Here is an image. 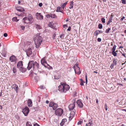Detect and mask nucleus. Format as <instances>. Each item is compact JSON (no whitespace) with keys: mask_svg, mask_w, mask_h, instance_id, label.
<instances>
[{"mask_svg":"<svg viewBox=\"0 0 126 126\" xmlns=\"http://www.w3.org/2000/svg\"><path fill=\"white\" fill-rule=\"evenodd\" d=\"M39 66L38 63L36 62H34L32 61H30L28 64L27 67V69L30 70L32 68L33 70L34 71H38Z\"/></svg>","mask_w":126,"mask_h":126,"instance_id":"1","label":"nucleus"},{"mask_svg":"<svg viewBox=\"0 0 126 126\" xmlns=\"http://www.w3.org/2000/svg\"><path fill=\"white\" fill-rule=\"evenodd\" d=\"M61 84L58 87L59 90L61 92L65 93L69 89L70 87L68 85L65 83H61Z\"/></svg>","mask_w":126,"mask_h":126,"instance_id":"2","label":"nucleus"},{"mask_svg":"<svg viewBox=\"0 0 126 126\" xmlns=\"http://www.w3.org/2000/svg\"><path fill=\"white\" fill-rule=\"evenodd\" d=\"M34 40L36 48H38L41 45L42 41V38L40 36L37 35L35 37Z\"/></svg>","mask_w":126,"mask_h":126,"instance_id":"3","label":"nucleus"},{"mask_svg":"<svg viewBox=\"0 0 126 126\" xmlns=\"http://www.w3.org/2000/svg\"><path fill=\"white\" fill-rule=\"evenodd\" d=\"M32 15L30 14L27 16L25 17L23 19V21L24 23H30L32 22Z\"/></svg>","mask_w":126,"mask_h":126,"instance_id":"4","label":"nucleus"},{"mask_svg":"<svg viewBox=\"0 0 126 126\" xmlns=\"http://www.w3.org/2000/svg\"><path fill=\"white\" fill-rule=\"evenodd\" d=\"M78 64L76 63L73 66V68L74 69L75 73L76 74H79L81 73L80 68L78 67Z\"/></svg>","mask_w":126,"mask_h":126,"instance_id":"5","label":"nucleus"},{"mask_svg":"<svg viewBox=\"0 0 126 126\" xmlns=\"http://www.w3.org/2000/svg\"><path fill=\"white\" fill-rule=\"evenodd\" d=\"M63 110L61 108H59L55 111V114L58 116H61L63 113Z\"/></svg>","mask_w":126,"mask_h":126,"instance_id":"6","label":"nucleus"},{"mask_svg":"<svg viewBox=\"0 0 126 126\" xmlns=\"http://www.w3.org/2000/svg\"><path fill=\"white\" fill-rule=\"evenodd\" d=\"M49 106L50 107H52L53 110H55L58 107V105L57 104L54 103L53 102H50L49 104Z\"/></svg>","mask_w":126,"mask_h":126,"instance_id":"7","label":"nucleus"},{"mask_svg":"<svg viewBox=\"0 0 126 126\" xmlns=\"http://www.w3.org/2000/svg\"><path fill=\"white\" fill-rule=\"evenodd\" d=\"M29 111V109L27 107H25L23 109L22 112L25 116H27Z\"/></svg>","mask_w":126,"mask_h":126,"instance_id":"8","label":"nucleus"},{"mask_svg":"<svg viewBox=\"0 0 126 126\" xmlns=\"http://www.w3.org/2000/svg\"><path fill=\"white\" fill-rule=\"evenodd\" d=\"M36 18L38 20H42L43 19V16L41 13H37L36 14Z\"/></svg>","mask_w":126,"mask_h":126,"instance_id":"9","label":"nucleus"},{"mask_svg":"<svg viewBox=\"0 0 126 126\" xmlns=\"http://www.w3.org/2000/svg\"><path fill=\"white\" fill-rule=\"evenodd\" d=\"M25 52H26L27 56L29 57L30 55L32 53V49L31 48H29L26 50Z\"/></svg>","mask_w":126,"mask_h":126,"instance_id":"10","label":"nucleus"},{"mask_svg":"<svg viewBox=\"0 0 126 126\" xmlns=\"http://www.w3.org/2000/svg\"><path fill=\"white\" fill-rule=\"evenodd\" d=\"M76 102L77 103L78 107L79 108H81L83 107V105L81 100H78Z\"/></svg>","mask_w":126,"mask_h":126,"instance_id":"11","label":"nucleus"},{"mask_svg":"<svg viewBox=\"0 0 126 126\" xmlns=\"http://www.w3.org/2000/svg\"><path fill=\"white\" fill-rule=\"evenodd\" d=\"M9 60L11 62H16V58L15 56L13 55L10 57Z\"/></svg>","mask_w":126,"mask_h":126,"instance_id":"12","label":"nucleus"},{"mask_svg":"<svg viewBox=\"0 0 126 126\" xmlns=\"http://www.w3.org/2000/svg\"><path fill=\"white\" fill-rule=\"evenodd\" d=\"M12 88H14L15 90H16V93H18V90L19 89L18 86L16 84H15L12 85Z\"/></svg>","mask_w":126,"mask_h":126,"instance_id":"13","label":"nucleus"},{"mask_svg":"<svg viewBox=\"0 0 126 126\" xmlns=\"http://www.w3.org/2000/svg\"><path fill=\"white\" fill-rule=\"evenodd\" d=\"M23 66L22 63V61H19L17 63V68L19 69L21 67H22Z\"/></svg>","mask_w":126,"mask_h":126,"instance_id":"14","label":"nucleus"},{"mask_svg":"<svg viewBox=\"0 0 126 126\" xmlns=\"http://www.w3.org/2000/svg\"><path fill=\"white\" fill-rule=\"evenodd\" d=\"M93 124V120L90 119L88 121V123L86 124V126H92Z\"/></svg>","mask_w":126,"mask_h":126,"instance_id":"15","label":"nucleus"},{"mask_svg":"<svg viewBox=\"0 0 126 126\" xmlns=\"http://www.w3.org/2000/svg\"><path fill=\"white\" fill-rule=\"evenodd\" d=\"M56 11L57 12H61L63 14L64 13L63 12V10L62 9V8L60 6L57 7V9L56 10Z\"/></svg>","mask_w":126,"mask_h":126,"instance_id":"16","label":"nucleus"},{"mask_svg":"<svg viewBox=\"0 0 126 126\" xmlns=\"http://www.w3.org/2000/svg\"><path fill=\"white\" fill-rule=\"evenodd\" d=\"M75 104L73 103L69 105L68 107L70 110H73L75 107Z\"/></svg>","mask_w":126,"mask_h":126,"instance_id":"17","label":"nucleus"},{"mask_svg":"<svg viewBox=\"0 0 126 126\" xmlns=\"http://www.w3.org/2000/svg\"><path fill=\"white\" fill-rule=\"evenodd\" d=\"M67 121V119L66 118L64 119H63L61 122L60 124V126H63V125H64V124L65 122H66ZM65 126V125H64Z\"/></svg>","mask_w":126,"mask_h":126,"instance_id":"18","label":"nucleus"},{"mask_svg":"<svg viewBox=\"0 0 126 126\" xmlns=\"http://www.w3.org/2000/svg\"><path fill=\"white\" fill-rule=\"evenodd\" d=\"M21 67V68H20L19 69V70L20 71L23 73L25 72L26 70V68H24L22 66Z\"/></svg>","mask_w":126,"mask_h":126,"instance_id":"19","label":"nucleus"},{"mask_svg":"<svg viewBox=\"0 0 126 126\" xmlns=\"http://www.w3.org/2000/svg\"><path fill=\"white\" fill-rule=\"evenodd\" d=\"M27 103L29 107H31L32 106V102L31 99H29Z\"/></svg>","mask_w":126,"mask_h":126,"instance_id":"20","label":"nucleus"},{"mask_svg":"<svg viewBox=\"0 0 126 126\" xmlns=\"http://www.w3.org/2000/svg\"><path fill=\"white\" fill-rule=\"evenodd\" d=\"M102 32H103L101 30H96L94 32V33H95V35L96 36H97L98 34Z\"/></svg>","mask_w":126,"mask_h":126,"instance_id":"21","label":"nucleus"},{"mask_svg":"<svg viewBox=\"0 0 126 126\" xmlns=\"http://www.w3.org/2000/svg\"><path fill=\"white\" fill-rule=\"evenodd\" d=\"M54 79H58L60 78L61 76L58 74H56L54 76Z\"/></svg>","mask_w":126,"mask_h":126,"instance_id":"22","label":"nucleus"},{"mask_svg":"<svg viewBox=\"0 0 126 126\" xmlns=\"http://www.w3.org/2000/svg\"><path fill=\"white\" fill-rule=\"evenodd\" d=\"M41 63L45 67H46V66L45 64V63H46L48 65H49L47 63V62L45 61V60L44 61L43 60H41Z\"/></svg>","mask_w":126,"mask_h":126,"instance_id":"23","label":"nucleus"},{"mask_svg":"<svg viewBox=\"0 0 126 126\" xmlns=\"http://www.w3.org/2000/svg\"><path fill=\"white\" fill-rule=\"evenodd\" d=\"M16 10L17 11L20 12H22L24 11V9L22 8H19L18 7L17 8Z\"/></svg>","mask_w":126,"mask_h":126,"instance_id":"24","label":"nucleus"},{"mask_svg":"<svg viewBox=\"0 0 126 126\" xmlns=\"http://www.w3.org/2000/svg\"><path fill=\"white\" fill-rule=\"evenodd\" d=\"M49 26V27L52 28L53 29H55V26H54L53 24H51V23H49L48 24Z\"/></svg>","mask_w":126,"mask_h":126,"instance_id":"25","label":"nucleus"},{"mask_svg":"<svg viewBox=\"0 0 126 126\" xmlns=\"http://www.w3.org/2000/svg\"><path fill=\"white\" fill-rule=\"evenodd\" d=\"M116 62L114 60L113 61V63L111 65V68L113 67L114 65H115L116 64Z\"/></svg>","mask_w":126,"mask_h":126,"instance_id":"26","label":"nucleus"},{"mask_svg":"<svg viewBox=\"0 0 126 126\" xmlns=\"http://www.w3.org/2000/svg\"><path fill=\"white\" fill-rule=\"evenodd\" d=\"M76 112V111L75 110H74L73 111H71L70 112L71 115L72 116V117H74L75 115V112Z\"/></svg>","mask_w":126,"mask_h":126,"instance_id":"27","label":"nucleus"},{"mask_svg":"<svg viewBox=\"0 0 126 126\" xmlns=\"http://www.w3.org/2000/svg\"><path fill=\"white\" fill-rule=\"evenodd\" d=\"M35 27L37 30H40L41 29V27L40 25L38 24H35Z\"/></svg>","mask_w":126,"mask_h":126,"instance_id":"28","label":"nucleus"},{"mask_svg":"<svg viewBox=\"0 0 126 126\" xmlns=\"http://www.w3.org/2000/svg\"><path fill=\"white\" fill-rule=\"evenodd\" d=\"M74 2L73 1H71L70 3V7L69 8V9H71L73 7Z\"/></svg>","mask_w":126,"mask_h":126,"instance_id":"29","label":"nucleus"},{"mask_svg":"<svg viewBox=\"0 0 126 126\" xmlns=\"http://www.w3.org/2000/svg\"><path fill=\"white\" fill-rule=\"evenodd\" d=\"M26 126H32L31 123L30 122L28 121L26 123Z\"/></svg>","mask_w":126,"mask_h":126,"instance_id":"30","label":"nucleus"},{"mask_svg":"<svg viewBox=\"0 0 126 126\" xmlns=\"http://www.w3.org/2000/svg\"><path fill=\"white\" fill-rule=\"evenodd\" d=\"M51 17L52 18H55V17L56 16V15H55L54 14H50Z\"/></svg>","mask_w":126,"mask_h":126,"instance_id":"31","label":"nucleus"},{"mask_svg":"<svg viewBox=\"0 0 126 126\" xmlns=\"http://www.w3.org/2000/svg\"><path fill=\"white\" fill-rule=\"evenodd\" d=\"M12 20L13 21H15L17 22L18 20L17 19V17H13L12 19Z\"/></svg>","mask_w":126,"mask_h":126,"instance_id":"32","label":"nucleus"},{"mask_svg":"<svg viewBox=\"0 0 126 126\" xmlns=\"http://www.w3.org/2000/svg\"><path fill=\"white\" fill-rule=\"evenodd\" d=\"M13 73H15L16 72L17 70H16V68L15 67H14L13 69Z\"/></svg>","mask_w":126,"mask_h":126,"instance_id":"33","label":"nucleus"},{"mask_svg":"<svg viewBox=\"0 0 126 126\" xmlns=\"http://www.w3.org/2000/svg\"><path fill=\"white\" fill-rule=\"evenodd\" d=\"M98 28L99 29H101L102 28V25L101 24H99L98 25Z\"/></svg>","mask_w":126,"mask_h":126,"instance_id":"34","label":"nucleus"},{"mask_svg":"<svg viewBox=\"0 0 126 126\" xmlns=\"http://www.w3.org/2000/svg\"><path fill=\"white\" fill-rule=\"evenodd\" d=\"M112 53L114 56H117V53L115 51H112Z\"/></svg>","mask_w":126,"mask_h":126,"instance_id":"35","label":"nucleus"},{"mask_svg":"<svg viewBox=\"0 0 126 126\" xmlns=\"http://www.w3.org/2000/svg\"><path fill=\"white\" fill-rule=\"evenodd\" d=\"M110 30V28H109L108 29H107L105 31V33H108Z\"/></svg>","mask_w":126,"mask_h":126,"instance_id":"36","label":"nucleus"},{"mask_svg":"<svg viewBox=\"0 0 126 126\" xmlns=\"http://www.w3.org/2000/svg\"><path fill=\"white\" fill-rule=\"evenodd\" d=\"M67 2H68L67 1L65 2L64 3H63V4L62 5V6L65 7V6L66 4H67Z\"/></svg>","mask_w":126,"mask_h":126,"instance_id":"37","label":"nucleus"},{"mask_svg":"<svg viewBox=\"0 0 126 126\" xmlns=\"http://www.w3.org/2000/svg\"><path fill=\"white\" fill-rule=\"evenodd\" d=\"M101 21L103 23H104L105 22V19L104 18H101Z\"/></svg>","mask_w":126,"mask_h":126,"instance_id":"38","label":"nucleus"},{"mask_svg":"<svg viewBox=\"0 0 126 126\" xmlns=\"http://www.w3.org/2000/svg\"><path fill=\"white\" fill-rule=\"evenodd\" d=\"M116 48V46L114 45L112 48V51H114L115 50Z\"/></svg>","mask_w":126,"mask_h":126,"instance_id":"39","label":"nucleus"},{"mask_svg":"<svg viewBox=\"0 0 126 126\" xmlns=\"http://www.w3.org/2000/svg\"><path fill=\"white\" fill-rule=\"evenodd\" d=\"M20 28L22 30H23L25 28V27L24 26L20 25Z\"/></svg>","mask_w":126,"mask_h":126,"instance_id":"40","label":"nucleus"},{"mask_svg":"<svg viewBox=\"0 0 126 126\" xmlns=\"http://www.w3.org/2000/svg\"><path fill=\"white\" fill-rule=\"evenodd\" d=\"M64 36V34H62L60 36V37L62 38H63Z\"/></svg>","mask_w":126,"mask_h":126,"instance_id":"41","label":"nucleus"},{"mask_svg":"<svg viewBox=\"0 0 126 126\" xmlns=\"http://www.w3.org/2000/svg\"><path fill=\"white\" fill-rule=\"evenodd\" d=\"M39 88L41 89H43L45 88V87L44 86L41 85L40 86Z\"/></svg>","mask_w":126,"mask_h":126,"instance_id":"42","label":"nucleus"},{"mask_svg":"<svg viewBox=\"0 0 126 126\" xmlns=\"http://www.w3.org/2000/svg\"><path fill=\"white\" fill-rule=\"evenodd\" d=\"M73 117H72V116L70 115V116L69 117V120L71 121Z\"/></svg>","mask_w":126,"mask_h":126,"instance_id":"43","label":"nucleus"},{"mask_svg":"<svg viewBox=\"0 0 126 126\" xmlns=\"http://www.w3.org/2000/svg\"><path fill=\"white\" fill-rule=\"evenodd\" d=\"M50 15H51L50 14V15L48 14V15H46V17L47 18H49L51 17Z\"/></svg>","mask_w":126,"mask_h":126,"instance_id":"44","label":"nucleus"},{"mask_svg":"<svg viewBox=\"0 0 126 126\" xmlns=\"http://www.w3.org/2000/svg\"><path fill=\"white\" fill-rule=\"evenodd\" d=\"M85 79H86V83L87 84V82H88V80H87V75H86L85 76Z\"/></svg>","mask_w":126,"mask_h":126,"instance_id":"45","label":"nucleus"},{"mask_svg":"<svg viewBox=\"0 0 126 126\" xmlns=\"http://www.w3.org/2000/svg\"><path fill=\"white\" fill-rule=\"evenodd\" d=\"M122 3L123 4H125L126 3V1L125 0H122Z\"/></svg>","mask_w":126,"mask_h":126,"instance_id":"46","label":"nucleus"},{"mask_svg":"<svg viewBox=\"0 0 126 126\" xmlns=\"http://www.w3.org/2000/svg\"><path fill=\"white\" fill-rule=\"evenodd\" d=\"M56 36V34L55 33H54L52 36V38L53 39H54Z\"/></svg>","mask_w":126,"mask_h":126,"instance_id":"47","label":"nucleus"},{"mask_svg":"<svg viewBox=\"0 0 126 126\" xmlns=\"http://www.w3.org/2000/svg\"><path fill=\"white\" fill-rule=\"evenodd\" d=\"M85 82L84 81H83V82H81L80 84L81 86H83L84 85L83 83H84Z\"/></svg>","mask_w":126,"mask_h":126,"instance_id":"48","label":"nucleus"},{"mask_svg":"<svg viewBox=\"0 0 126 126\" xmlns=\"http://www.w3.org/2000/svg\"><path fill=\"white\" fill-rule=\"evenodd\" d=\"M110 17L109 18V21L107 22V25L109 24L110 23Z\"/></svg>","mask_w":126,"mask_h":126,"instance_id":"49","label":"nucleus"},{"mask_svg":"<svg viewBox=\"0 0 126 126\" xmlns=\"http://www.w3.org/2000/svg\"><path fill=\"white\" fill-rule=\"evenodd\" d=\"M43 4L42 3H39L38 4L39 6L40 7H41L42 6Z\"/></svg>","mask_w":126,"mask_h":126,"instance_id":"50","label":"nucleus"},{"mask_svg":"<svg viewBox=\"0 0 126 126\" xmlns=\"http://www.w3.org/2000/svg\"><path fill=\"white\" fill-rule=\"evenodd\" d=\"M97 41L98 42H100L101 41V39L100 38H97Z\"/></svg>","mask_w":126,"mask_h":126,"instance_id":"51","label":"nucleus"},{"mask_svg":"<svg viewBox=\"0 0 126 126\" xmlns=\"http://www.w3.org/2000/svg\"><path fill=\"white\" fill-rule=\"evenodd\" d=\"M82 123V121H79L78 122L77 124L78 125H80L81 124V123Z\"/></svg>","mask_w":126,"mask_h":126,"instance_id":"52","label":"nucleus"},{"mask_svg":"<svg viewBox=\"0 0 126 126\" xmlns=\"http://www.w3.org/2000/svg\"><path fill=\"white\" fill-rule=\"evenodd\" d=\"M105 108L106 110H107V106L106 104H105Z\"/></svg>","mask_w":126,"mask_h":126,"instance_id":"53","label":"nucleus"},{"mask_svg":"<svg viewBox=\"0 0 126 126\" xmlns=\"http://www.w3.org/2000/svg\"><path fill=\"white\" fill-rule=\"evenodd\" d=\"M4 36L5 37H6L7 36V34L6 33H5L3 34Z\"/></svg>","mask_w":126,"mask_h":126,"instance_id":"54","label":"nucleus"},{"mask_svg":"<svg viewBox=\"0 0 126 126\" xmlns=\"http://www.w3.org/2000/svg\"><path fill=\"white\" fill-rule=\"evenodd\" d=\"M33 126H40L36 123L34 124Z\"/></svg>","mask_w":126,"mask_h":126,"instance_id":"55","label":"nucleus"},{"mask_svg":"<svg viewBox=\"0 0 126 126\" xmlns=\"http://www.w3.org/2000/svg\"><path fill=\"white\" fill-rule=\"evenodd\" d=\"M71 27H69L67 29V31H70V30H71Z\"/></svg>","mask_w":126,"mask_h":126,"instance_id":"56","label":"nucleus"},{"mask_svg":"<svg viewBox=\"0 0 126 126\" xmlns=\"http://www.w3.org/2000/svg\"><path fill=\"white\" fill-rule=\"evenodd\" d=\"M96 103L97 104H98V99H96Z\"/></svg>","mask_w":126,"mask_h":126,"instance_id":"57","label":"nucleus"},{"mask_svg":"<svg viewBox=\"0 0 126 126\" xmlns=\"http://www.w3.org/2000/svg\"><path fill=\"white\" fill-rule=\"evenodd\" d=\"M63 27L64 28H65V27H67V25H64L63 26Z\"/></svg>","mask_w":126,"mask_h":126,"instance_id":"58","label":"nucleus"},{"mask_svg":"<svg viewBox=\"0 0 126 126\" xmlns=\"http://www.w3.org/2000/svg\"><path fill=\"white\" fill-rule=\"evenodd\" d=\"M125 18V17H124V16H123L122 17L121 19V21H122L123 20V19Z\"/></svg>","mask_w":126,"mask_h":126,"instance_id":"59","label":"nucleus"},{"mask_svg":"<svg viewBox=\"0 0 126 126\" xmlns=\"http://www.w3.org/2000/svg\"><path fill=\"white\" fill-rule=\"evenodd\" d=\"M21 1L19 0L18 1V3L19 4H21Z\"/></svg>","mask_w":126,"mask_h":126,"instance_id":"60","label":"nucleus"},{"mask_svg":"<svg viewBox=\"0 0 126 126\" xmlns=\"http://www.w3.org/2000/svg\"><path fill=\"white\" fill-rule=\"evenodd\" d=\"M49 102L48 101V100H47L46 101V104H48L49 103Z\"/></svg>","mask_w":126,"mask_h":126,"instance_id":"61","label":"nucleus"},{"mask_svg":"<svg viewBox=\"0 0 126 126\" xmlns=\"http://www.w3.org/2000/svg\"><path fill=\"white\" fill-rule=\"evenodd\" d=\"M45 57H44L41 60H44V61L45 60Z\"/></svg>","mask_w":126,"mask_h":126,"instance_id":"62","label":"nucleus"},{"mask_svg":"<svg viewBox=\"0 0 126 126\" xmlns=\"http://www.w3.org/2000/svg\"><path fill=\"white\" fill-rule=\"evenodd\" d=\"M80 80L81 81V82H83L84 81H83L82 79H80Z\"/></svg>","mask_w":126,"mask_h":126,"instance_id":"63","label":"nucleus"},{"mask_svg":"<svg viewBox=\"0 0 126 126\" xmlns=\"http://www.w3.org/2000/svg\"><path fill=\"white\" fill-rule=\"evenodd\" d=\"M122 55L123 56H124L125 57V58L126 57L125 56V54H122Z\"/></svg>","mask_w":126,"mask_h":126,"instance_id":"64","label":"nucleus"}]
</instances>
